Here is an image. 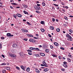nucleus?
Masks as SVG:
<instances>
[{"label":"nucleus","mask_w":73,"mask_h":73,"mask_svg":"<svg viewBox=\"0 0 73 73\" xmlns=\"http://www.w3.org/2000/svg\"><path fill=\"white\" fill-rule=\"evenodd\" d=\"M34 8L36 10H38V11H39V10H40L41 9L40 7L37 6V5L35 6V7H34Z\"/></svg>","instance_id":"obj_1"},{"label":"nucleus","mask_w":73,"mask_h":73,"mask_svg":"<svg viewBox=\"0 0 73 73\" xmlns=\"http://www.w3.org/2000/svg\"><path fill=\"white\" fill-rule=\"evenodd\" d=\"M21 68L23 70H24V71L25 70V68H26V66H24L23 65H21Z\"/></svg>","instance_id":"obj_2"},{"label":"nucleus","mask_w":73,"mask_h":73,"mask_svg":"<svg viewBox=\"0 0 73 73\" xmlns=\"http://www.w3.org/2000/svg\"><path fill=\"white\" fill-rule=\"evenodd\" d=\"M27 52H28V54H29V55H32V50H27Z\"/></svg>","instance_id":"obj_3"},{"label":"nucleus","mask_w":73,"mask_h":73,"mask_svg":"<svg viewBox=\"0 0 73 73\" xmlns=\"http://www.w3.org/2000/svg\"><path fill=\"white\" fill-rule=\"evenodd\" d=\"M7 36H8V37H13V35H11V34L10 33H7Z\"/></svg>","instance_id":"obj_4"},{"label":"nucleus","mask_w":73,"mask_h":73,"mask_svg":"<svg viewBox=\"0 0 73 73\" xmlns=\"http://www.w3.org/2000/svg\"><path fill=\"white\" fill-rule=\"evenodd\" d=\"M54 45H55V46H59L58 43H57L56 42H54Z\"/></svg>","instance_id":"obj_5"},{"label":"nucleus","mask_w":73,"mask_h":73,"mask_svg":"<svg viewBox=\"0 0 73 73\" xmlns=\"http://www.w3.org/2000/svg\"><path fill=\"white\" fill-rule=\"evenodd\" d=\"M16 16H17L19 17H22V15L19 14H17Z\"/></svg>","instance_id":"obj_6"},{"label":"nucleus","mask_w":73,"mask_h":73,"mask_svg":"<svg viewBox=\"0 0 73 73\" xmlns=\"http://www.w3.org/2000/svg\"><path fill=\"white\" fill-rule=\"evenodd\" d=\"M10 56H11V57H15L16 55L11 54H10Z\"/></svg>","instance_id":"obj_7"},{"label":"nucleus","mask_w":73,"mask_h":73,"mask_svg":"<svg viewBox=\"0 0 73 73\" xmlns=\"http://www.w3.org/2000/svg\"><path fill=\"white\" fill-rule=\"evenodd\" d=\"M17 46V45L16 44H14L13 45V47H14V48H16Z\"/></svg>","instance_id":"obj_8"},{"label":"nucleus","mask_w":73,"mask_h":73,"mask_svg":"<svg viewBox=\"0 0 73 73\" xmlns=\"http://www.w3.org/2000/svg\"><path fill=\"white\" fill-rule=\"evenodd\" d=\"M49 29L51 30H53L54 29V27L52 26H50L49 27Z\"/></svg>","instance_id":"obj_9"},{"label":"nucleus","mask_w":73,"mask_h":73,"mask_svg":"<svg viewBox=\"0 0 73 73\" xmlns=\"http://www.w3.org/2000/svg\"><path fill=\"white\" fill-rule=\"evenodd\" d=\"M40 55L41 56H45V54L42 53H40Z\"/></svg>","instance_id":"obj_10"},{"label":"nucleus","mask_w":73,"mask_h":73,"mask_svg":"<svg viewBox=\"0 0 73 73\" xmlns=\"http://www.w3.org/2000/svg\"><path fill=\"white\" fill-rule=\"evenodd\" d=\"M22 5L23 6L24 8H26V7H27V5H25L24 4H23Z\"/></svg>","instance_id":"obj_11"},{"label":"nucleus","mask_w":73,"mask_h":73,"mask_svg":"<svg viewBox=\"0 0 73 73\" xmlns=\"http://www.w3.org/2000/svg\"><path fill=\"white\" fill-rule=\"evenodd\" d=\"M19 54L20 55V56H23V53L22 52H20Z\"/></svg>","instance_id":"obj_12"},{"label":"nucleus","mask_w":73,"mask_h":73,"mask_svg":"<svg viewBox=\"0 0 73 73\" xmlns=\"http://www.w3.org/2000/svg\"><path fill=\"white\" fill-rule=\"evenodd\" d=\"M49 70V69L48 68H46L44 69L43 70V71L44 72H47V71H48Z\"/></svg>","instance_id":"obj_13"},{"label":"nucleus","mask_w":73,"mask_h":73,"mask_svg":"<svg viewBox=\"0 0 73 73\" xmlns=\"http://www.w3.org/2000/svg\"><path fill=\"white\" fill-rule=\"evenodd\" d=\"M35 72L38 73H40V70H38L37 68L35 70Z\"/></svg>","instance_id":"obj_14"},{"label":"nucleus","mask_w":73,"mask_h":73,"mask_svg":"<svg viewBox=\"0 0 73 73\" xmlns=\"http://www.w3.org/2000/svg\"><path fill=\"white\" fill-rule=\"evenodd\" d=\"M67 60L69 62H71V60H70V58H68Z\"/></svg>","instance_id":"obj_15"},{"label":"nucleus","mask_w":73,"mask_h":73,"mask_svg":"<svg viewBox=\"0 0 73 73\" xmlns=\"http://www.w3.org/2000/svg\"><path fill=\"white\" fill-rule=\"evenodd\" d=\"M45 23L44 21H42L40 22V24H43V25H45V23Z\"/></svg>","instance_id":"obj_16"},{"label":"nucleus","mask_w":73,"mask_h":73,"mask_svg":"<svg viewBox=\"0 0 73 73\" xmlns=\"http://www.w3.org/2000/svg\"><path fill=\"white\" fill-rule=\"evenodd\" d=\"M27 72H29L30 71V68H29L28 67L26 70Z\"/></svg>","instance_id":"obj_17"},{"label":"nucleus","mask_w":73,"mask_h":73,"mask_svg":"<svg viewBox=\"0 0 73 73\" xmlns=\"http://www.w3.org/2000/svg\"><path fill=\"white\" fill-rule=\"evenodd\" d=\"M41 31L42 32H44V31H45V30L43 29H41Z\"/></svg>","instance_id":"obj_18"},{"label":"nucleus","mask_w":73,"mask_h":73,"mask_svg":"<svg viewBox=\"0 0 73 73\" xmlns=\"http://www.w3.org/2000/svg\"><path fill=\"white\" fill-rule=\"evenodd\" d=\"M23 12L25 14H27V15H28V12L25 11H23Z\"/></svg>","instance_id":"obj_19"},{"label":"nucleus","mask_w":73,"mask_h":73,"mask_svg":"<svg viewBox=\"0 0 73 73\" xmlns=\"http://www.w3.org/2000/svg\"><path fill=\"white\" fill-rule=\"evenodd\" d=\"M45 52H46L47 53H48L49 52V50L48 49H46L45 50Z\"/></svg>","instance_id":"obj_20"},{"label":"nucleus","mask_w":73,"mask_h":73,"mask_svg":"<svg viewBox=\"0 0 73 73\" xmlns=\"http://www.w3.org/2000/svg\"><path fill=\"white\" fill-rule=\"evenodd\" d=\"M6 69L7 70H10V69H10V68L9 67H6Z\"/></svg>","instance_id":"obj_21"},{"label":"nucleus","mask_w":73,"mask_h":73,"mask_svg":"<svg viewBox=\"0 0 73 73\" xmlns=\"http://www.w3.org/2000/svg\"><path fill=\"white\" fill-rule=\"evenodd\" d=\"M42 5L43 7H44V6H45V3L44 2H42Z\"/></svg>","instance_id":"obj_22"},{"label":"nucleus","mask_w":73,"mask_h":73,"mask_svg":"<svg viewBox=\"0 0 73 73\" xmlns=\"http://www.w3.org/2000/svg\"><path fill=\"white\" fill-rule=\"evenodd\" d=\"M69 32H70L71 33H73V31L72 30V29H70V30H69Z\"/></svg>","instance_id":"obj_23"},{"label":"nucleus","mask_w":73,"mask_h":73,"mask_svg":"<svg viewBox=\"0 0 73 73\" xmlns=\"http://www.w3.org/2000/svg\"><path fill=\"white\" fill-rule=\"evenodd\" d=\"M43 64L44 65V66H45V67H48V66L46 65V63Z\"/></svg>","instance_id":"obj_24"},{"label":"nucleus","mask_w":73,"mask_h":73,"mask_svg":"<svg viewBox=\"0 0 73 73\" xmlns=\"http://www.w3.org/2000/svg\"><path fill=\"white\" fill-rule=\"evenodd\" d=\"M56 30L57 32H59L60 31V29L59 28L57 29Z\"/></svg>","instance_id":"obj_25"},{"label":"nucleus","mask_w":73,"mask_h":73,"mask_svg":"<svg viewBox=\"0 0 73 73\" xmlns=\"http://www.w3.org/2000/svg\"><path fill=\"white\" fill-rule=\"evenodd\" d=\"M63 66L64 68H67L68 66L66 64H63Z\"/></svg>","instance_id":"obj_26"},{"label":"nucleus","mask_w":73,"mask_h":73,"mask_svg":"<svg viewBox=\"0 0 73 73\" xmlns=\"http://www.w3.org/2000/svg\"><path fill=\"white\" fill-rule=\"evenodd\" d=\"M16 16H17L16 15H16L15 14L13 15V16L15 18V19H16V18H17Z\"/></svg>","instance_id":"obj_27"},{"label":"nucleus","mask_w":73,"mask_h":73,"mask_svg":"<svg viewBox=\"0 0 73 73\" xmlns=\"http://www.w3.org/2000/svg\"><path fill=\"white\" fill-rule=\"evenodd\" d=\"M35 56H36V57H40L39 55V54H35Z\"/></svg>","instance_id":"obj_28"},{"label":"nucleus","mask_w":73,"mask_h":73,"mask_svg":"<svg viewBox=\"0 0 73 73\" xmlns=\"http://www.w3.org/2000/svg\"><path fill=\"white\" fill-rule=\"evenodd\" d=\"M64 18L65 20H68V17L66 16L64 17Z\"/></svg>","instance_id":"obj_29"},{"label":"nucleus","mask_w":73,"mask_h":73,"mask_svg":"<svg viewBox=\"0 0 73 73\" xmlns=\"http://www.w3.org/2000/svg\"><path fill=\"white\" fill-rule=\"evenodd\" d=\"M1 65H6V63H2L1 64Z\"/></svg>","instance_id":"obj_30"},{"label":"nucleus","mask_w":73,"mask_h":73,"mask_svg":"<svg viewBox=\"0 0 73 73\" xmlns=\"http://www.w3.org/2000/svg\"><path fill=\"white\" fill-rule=\"evenodd\" d=\"M36 51H40V49L38 48H36Z\"/></svg>","instance_id":"obj_31"},{"label":"nucleus","mask_w":73,"mask_h":73,"mask_svg":"<svg viewBox=\"0 0 73 73\" xmlns=\"http://www.w3.org/2000/svg\"><path fill=\"white\" fill-rule=\"evenodd\" d=\"M32 42H36V40L35 39H32Z\"/></svg>","instance_id":"obj_32"},{"label":"nucleus","mask_w":73,"mask_h":73,"mask_svg":"<svg viewBox=\"0 0 73 73\" xmlns=\"http://www.w3.org/2000/svg\"><path fill=\"white\" fill-rule=\"evenodd\" d=\"M67 40H69V41H72V38H67Z\"/></svg>","instance_id":"obj_33"},{"label":"nucleus","mask_w":73,"mask_h":73,"mask_svg":"<svg viewBox=\"0 0 73 73\" xmlns=\"http://www.w3.org/2000/svg\"><path fill=\"white\" fill-rule=\"evenodd\" d=\"M2 73H6V70H3L2 71Z\"/></svg>","instance_id":"obj_34"},{"label":"nucleus","mask_w":73,"mask_h":73,"mask_svg":"<svg viewBox=\"0 0 73 73\" xmlns=\"http://www.w3.org/2000/svg\"><path fill=\"white\" fill-rule=\"evenodd\" d=\"M52 9L54 11L55 10V8H54V7L52 6Z\"/></svg>","instance_id":"obj_35"},{"label":"nucleus","mask_w":73,"mask_h":73,"mask_svg":"<svg viewBox=\"0 0 73 73\" xmlns=\"http://www.w3.org/2000/svg\"><path fill=\"white\" fill-rule=\"evenodd\" d=\"M63 64L64 65H66V64H67V62H63Z\"/></svg>","instance_id":"obj_36"},{"label":"nucleus","mask_w":73,"mask_h":73,"mask_svg":"<svg viewBox=\"0 0 73 73\" xmlns=\"http://www.w3.org/2000/svg\"><path fill=\"white\" fill-rule=\"evenodd\" d=\"M29 49H31V50H33V47H30Z\"/></svg>","instance_id":"obj_37"},{"label":"nucleus","mask_w":73,"mask_h":73,"mask_svg":"<svg viewBox=\"0 0 73 73\" xmlns=\"http://www.w3.org/2000/svg\"><path fill=\"white\" fill-rule=\"evenodd\" d=\"M50 47L51 49H53V46L52 45H50Z\"/></svg>","instance_id":"obj_38"},{"label":"nucleus","mask_w":73,"mask_h":73,"mask_svg":"<svg viewBox=\"0 0 73 73\" xmlns=\"http://www.w3.org/2000/svg\"><path fill=\"white\" fill-rule=\"evenodd\" d=\"M24 32H28V30H24Z\"/></svg>","instance_id":"obj_39"},{"label":"nucleus","mask_w":73,"mask_h":73,"mask_svg":"<svg viewBox=\"0 0 73 73\" xmlns=\"http://www.w3.org/2000/svg\"><path fill=\"white\" fill-rule=\"evenodd\" d=\"M48 36L49 37H52V36L50 35V34H48Z\"/></svg>","instance_id":"obj_40"},{"label":"nucleus","mask_w":73,"mask_h":73,"mask_svg":"<svg viewBox=\"0 0 73 73\" xmlns=\"http://www.w3.org/2000/svg\"><path fill=\"white\" fill-rule=\"evenodd\" d=\"M53 4V5H55L56 7H58V5H56V4Z\"/></svg>","instance_id":"obj_41"},{"label":"nucleus","mask_w":73,"mask_h":73,"mask_svg":"<svg viewBox=\"0 0 73 73\" xmlns=\"http://www.w3.org/2000/svg\"><path fill=\"white\" fill-rule=\"evenodd\" d=\"M16 68L18 70H20V68L19 67H18L17 66L16 67Z\"/></svg>","instance_id":"obj_42"},{"label":"nucleus","mask_w":73,"mask_h":73,"mask_svg":"<svg viewBox=\"0 0 73 73\" xmlns=\"http://www.w3.org/2000/svg\"><path fill=\"white\" fill-rule=\"evenodd\" d=\"M61 49H62V50H65V49H64V48H63V47H60Z\"/></svg>","instance_id":"obj_43"},{"label":"nucleus","mask_w":73,"mask_h":73,"mask_svg":"<svg viewBox=\"0 0 73 73\" xmlns=\"http://www.w3.org/2000/svg\"><path fill=\"white\" fill-rule=\"evenodd\" d=\"M12 4H13V5H17V4L16 3H11Z\"/></svg>","instance_id":"obj_44"},{"label":"nucleus","mask_w":73,"mask_h":73,"mask_svg":"<svg viewBox=\"0 0 73 73\" xmlns=\"http://www.w3.org/2000/svg\"><path fill=\"white\" fill-rule=\"evenodd\" d=\"M29 41L30 42H32V39H30L29 40Z\"/></svg>","instance_id":"obj_45"},{"label":"nucleus","mask_w":73,"mask_h":73,"mask_svg":"<svg viewBox=\"0 0 73 73\" xmlns=\"http://www.w3.org/2000/svg\"><path fill=\"white\" fill-rule=\"evenodd\" d=\"M58 58H59V59H60V60H61V58H62L61 56H58Z\"/></svg>","instance_id":"obj_46"},{"label":"nucleus","mask_w":73,"mask_h":73,"mask_svg":"<svg viewBox=\"0 0 73 73\" xmlns=\"http://www.w3.org/2000/svg\"><path fill=\"white\" fill-rule=\"evenodd\" d=\"M36 13H40V12H39V11H36Z\"/></svg>","instance_id":"obj_47"},{"label":"nucleus","mask_w":73,"mask_h":73,"mask_svg":"<svg viewBox=\"0 0 73 73\" xmlns=\"http://www.w3.org/2000/svg\"><path fill=\"white\" fill-rule=\"evenodd\" d=\"M52 20L53 22H54V21H55V19L54 18H53L52 19Z\"/></svg>","instance_id":"obj_48"},{"label":"nucleus","mask_w":73,"mask_h":73,"mask_svg":"<svg viewBox=\"0 0 73 73\" xmlns=\"http://www.w3.org/2000/svg\"><path fill=\"white\" fill-rule=\"evenodd\" d=\"M34 38H35V39H38L39 38H37V37H34Z\"/></svg>","instance_id":"obj_49"},{"label":"nucleus","mask_w":73,"mask_h":73,"mask_svg":"<svg viewBox=\"0 0 73 73\" xmlns=\"http://www.w3.org/2000/svg\"><path fill=\"white\" fill-rule=\"evenodd\" d=\"M68 37L70 38H71V39L72 38V37H71V36H70V35H69Z\"/></svg>","instance_id":"obj_50"},{"label":"nucleus","mask_w":73,"mask_h":73,"mask_svg":"<svg viewBox=\"0 0 73 73\" xmlns=\"http://www.w3.org/2000/svg\"><path fill=\"white\" fill-rule=\"evenodd\" d=\"M69 36V34H67L66 35V37H68Z\"/></svg>","instance_id":"obj_51"},{"label":"nucleus","mask_w":73,"mask_h":73,"mask_svg":"<svg viewBox=\"0 0 73 73\" xmlns=\"http://www.w3.org/2000/svg\"><path fill=\"white\" fill-rule=\"evenodd\" d=\"M68 57H72V55H68Z\"/></svg>","instance_id":"obj_52"},{"label":"nucleus","mask_w":73,"mask_h":73,"mask_svg":"<svg viewBox=\"0 0 73 73\" xmlns=\"http://www.w3.org/2000/svg\"><path fill=\"white\" fill-rule=\"evenodd\" d=\"M27 24H28V25H30V23H29V22H27Z\"/></svg>","instance_id":"obj_53"},{"label":"nucleus","mask_w":73,"mask_h":73,"mask_svg":"<svg viewBox=\"0 0 73 73\" xmlns=\"http://www.w3.org/2000/svg\"><path fill=\"white\" fill-rule=\"evenodd\" d=\"M61 70H62V71H65V69L64 68H62L61 69Z\"/></svg>","instance_id":"obj_54"},{"label":"nucleus","mask_w":73,"mask_h":73,"mask_svg":"<svg viewBox=\"0 0 73 73\" xmlns=\"http://www.w3.org/2000/svg\"><path fill=\"white\" fill-rule=\"evenodd\" d=\"M36 50V48H33V50Z\"/></svg>","instance_id":"obj_55"},{"label":"nucleus","mask_w":73,"mask_h":73,"mask_svg":"<svg viewBox=\"0 0 73 73\" xmlns=\"http://www.w3.org/2000/svg\"><path fill=\"white\" fill-rule=\"evenodd\" d=\"M1 39L2 40H4V37H1Z\"/></svg>","instance_id":"obj_56"},{"label":"nucleus","mask_w":73,"mask_h":73,"mask_svg":"<svg viewBox=\"0 0 73 73\" xmlns=\"http://www.w3.org/2000/svg\"><path fill=\"white\" fill-rule=\"evenodd\" d=\"M24 40H25V41H27V40H28V39H27V38H24Z\"/></svg>","instance_id":"obj_57"},{"label":"nucleus","mask_w":73,"mask_h":73,"mask_svg":"<svg viewBox=\"0 0 73 73\" xmlns=\"http://www.w3.org/2000/svg\"><path fill=\"white\" fill-rule=\"evenodd\" d=\"M65 8L66 9H68V8H69V7H68V6H66L65 7Z\"/></svg>","instance_id":"obj_58"},{"label":"nucleus","mask_w":73,"mask_h":73,"mask_svg":"<svg viewBox=\"0 0 73 73\" xmlns=\"http://www.w3.org/2000/svg\"><path fill=\"white\" fill-rule=\"evenodd\" d=\"M37 6L38 7H40V4H37Z\"/></svg>","instance_id":"obj_59"},{"label":"nucleus","mask_w":73,"mask_h":73,"mask_svg":"<svg viewBox=\"0 0 73 73\" xmlns=\"http://www.w3.org/2000/svg\"><path fill=\"white\" fill-rule=\"evenodd\" d=\"M52 56H53V57H56V55H54V54H53L52 55Z\"/></svg>","instance_id":"obj_60"},{"label":"nucleus","mask_w":73,"mask_h":73,"mask_svg":"<svg viewBox=\"0 0 73 73\" xmlns=\"http://www.w3.org/2000/svg\"><path fill=\"white\" fill-rule=\"evenodd\" d=\"M61 4H62V5H64V3L62 2Z\"/></svg>","instance_id":"obj_61"},{"label":"nucleus","mask_w":73,"mask_h":73,"mask_svg":"<svg viewBox=\"0 0 73 73\" xmlns=\"http://www.w3.org/2000/svg\"><path fill=\"white\" fill-rule=\"evenodd\" d=\"M45 61H42V64H44V63L45 64Z\"/></svg>","instance_id":"obj_62"},{"label":"nucleus","mask_w":73,"mask_h":73,"mask_svg":"<svg viewBox=\"0 0 73 73\" xmlns=\"http://www.w3.org/2000/svg\"><path fill=\"white\" fill-rule=\"evenodd\" d=\"M31 35H29V34H27V35L28 36H29V37H30V36Z\"/></svg>","instance_id":"obj_63"},{"label":"nucleus","mask_w":73,"mask_h":73,"mask_svg":"<svg viewBox=\"0 0 73 73\" xmlns=\"http://www.w3.org/2000/svg\"><path fill=\"white\" fill-rule=\"evenodd\" d=\"M2 56L3 57V58H4V57H5V56L3 55H2Z\"/></svg>","instance_id":"obj_64"}]
</instances>
